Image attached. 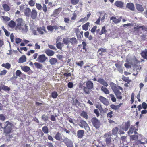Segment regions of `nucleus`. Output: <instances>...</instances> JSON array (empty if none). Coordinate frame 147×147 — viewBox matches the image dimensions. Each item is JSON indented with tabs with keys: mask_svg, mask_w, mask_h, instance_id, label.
<instances>
[{
	"mask_svg": "<svg viewBox=\"0 0 147 147\" xmlns=\"http://www.w3.org/2000/svg\"><path fill=\"white\" fill-rule=\"evenodd\" d=\"M8 25L11 28H13L15 27L16 23L15 22L11 20L9 22Z\"/></svg>",
	"mask_w": 147,
	"mask_h": 147,
	"instance_id": "26",
	"label": "nucleus"
},
{
	"mask_svg": "<svg viewBox=\"0 0 147 147\" xmlns=\"http://www.w3.org/2000/svg\"><path fill=\"white\" fill-rule=\"evenodd\" d=\"M84 131L83 130H79L77 131V136L79 138H82L84 135Z\"/></svg>",
	"mask_w": 147,
	"mask_h": 147,
	"instance_id": "17",
	"label": "nucleus"
},
{
	"mask_svg": "<svg viewBox=\"0 0 147 147\" xmlns=\"http://www.w3.org/2000/svg\"><path fill=\"white\" fill-rule=\"evenodd\" d=\"M80 123L84 126V127L87 132H88L90 131V127L87 123L85 121L81 120L80 121Z\"/></svg>",
	"mask_w": 147,
	"mask_h": 147,
	"instance_id": "7",
	"label": "nucleus"
},
{
	"mask_svg": "<svg viewBox=\"0 0 147 147\" xmlns=\"http://www.w3.org/2000/svg\"><path fill=\"white\" fill-rule=\"evenodd\" d=\"M105 142L107 145H109L111 142V137L110 134L107 133L105 135Z\"/></svg>",
	"mask_w": 147,
	"mask_h": 147,
	"instance_id": "8",
	"label": "nucleus"
},
{
	"mask_svg": "<svg viewBox=\"0 0 147 147\" xmlns=\"http://www.w3.org/2000/svg\"><path fill=\"white\" fill-rule=\"evenodd\" d=\"M2 89L5 91H9L10 88L8 86L3 85L2 86Z\"/></svg>",
	"mask_w": 147,
	"mask_h": 147,
	"instance_id": "44",
	"label": "nucleus"
},
{
	"mask_svg": "<svg viewBox=\"0 0 147 147\" xmlns=\"http://www.w3.org/2000/svg\"><path fill=\"white\" fill-rule=\"evenodd\" d=\"M114 93L117 96V98L120 99H122V97L121 96V93L118 90Z\"/></svg>",
	"mask_w": 147,
	"mask_h": 147,
	"instance_id": "24",
	"label": "nucleus"
},
{
	"mask_svg": "<svg viewBox=\"0 0 147 147\" xmlns=\"http://www.w3.org/2000/svg\"><path fill=\"white\" fill-rule=\"evenodd\" d=\"M76 64L78 66L80 67H82L84 64V63L83 61H82L79 62H76Z\"/></svg>",
	"mask_w": 147,
	"mask_h": 147,
	"instance_id": "45",
	"label": "nucleus"
},
{
	"mask_svg": "<svg viewBox=\"0 0 147 147\" xmlns=\"http://www.w3.org/2000/svg\"><path fill=\"white\" fill-rule=\"evenodd\" d=\"M122 19V17H120L119 18L117 19L115 17L113 16L110 18L111 20H112V21L114 23L117 24L120 22Z\"/></svg>",
	"mask_w": 147,
	"mask_h": 147,
	"instance_id": "12",
	"label": "nucleus"
},
{
	"mask_svg": "<svg viewBox=\"0 0 147 147\" xmlns=\"http://www.w3.org/2000/svg\"><path fill=\"white\" fill-rule=\"evenodd\" d=\"M36 7L38 10H41L42 6L39 3H36Z\"/></svg>",
	"mask_w": 147,
	"mask_h": 147,
	"instance_id": "56",
	"label": "nucleus"
},
{
	"mask_svg": "<svg viewBox=\"0 0 147 147\" xmlns=\"http://www.w3.org/2000/svg\"><path fill=\"white\" fill-rule=\"evenodd\" d=\"M112 111L110 112L107 114V116L110 118H111L112 117Z\"/></svg>",
	"mask_w": 147,
	"mask_h": 147,
	"instance_id": "64",
	"label": "nucleus"
},
{
	"mask_svg": "<svg viewBox=\"0 0 147 147\" xmlns=\"http://www.w3.org/2000/svg\"><path fill=\"white\" fill-rule=\"evenodd\" d=\"M58 95L57 93L56 92H54L52 93V97L53 98H57Z\"/></svg>",
	"mask_w": 147,
	"mask_h": 147,
	"instance_id": "49",
	"label": "nucleus"
},
{
	"mask_svg": "<svg viewBox=\"0 0 147 147\" xmlns=\"http://www.w3.org/2000/svg\"><path fill=\"white\" fill-rule=\"evenodd\" d=\"M79 0H71V2L73 4L76 5L78 3Z\"/></svg>",
	"mask_w": 147,
	"mask_h": 147,
	"instance_id": "60",
	"label": "nucleus"
},
{
	"mask_svg": "<svg viewBox=\"0 0 147 147\" xmlns=\"http://www.w3.org/2000/svg\"><path fill=\"white\" fill-rule=\"evenodd\" d=\"M106 49L103 48H101L99 49L98 50V52L99 54L101 55L103 52H105L106 51Z\"/></svg>",
	"mask_w": 147,
	"mask_h": 147,
	"instance_id": "50",
	"label": "nucleus"
},
{
	"mask_svg": "<svg viewBox=\"0 0 147 147\" xmlns=\"http://www.w3.org/2000/svg\"><path fill=\"white\" fill-rule=\"evenodd\" d=\"M80 115L86 119H88V117L87 113L86 112L84 111H82L80 114Z\"/></svg>",
	"mask_w": 147,
	"mask_h": 147,
	"instance_id": "25",
	"label": "nucleus"
},
{
	"mask_svg": "<svg viewBox=\"0 0 147 147\" xmlns=\"http://www.w3.org/2000/svg\"><path fill=\"white\" fill-rule=\"evenodd\" d=\"M31 17L33 19H35L37 17V11L35 9H32L31 12Z\"/></svg>",
	"mask_w": 147,
	"mask_h": 147,
	"instance_id": "16",
	"label": "nucleus"
},
{
	"mask_svg": "<svg viewBox=\"0 0 147 147\" xmlns=\"http://www.w3.org/2000/svg\"><path fill=\"white\" fill-rule=\"evenodd\" d=\"M49 62L51 65H55L57 62V60L56 58H52L49 59Z\"/></svg>",
	"mask_w": 147,
	"mask_h": 147,
	"instance_id": "21",
	"label": "nucleus"
},
{
	"mask_svg": "<svg viewBox=\"0 0 147 147\" xmlns=\"http://www.w3.org/2000/svg\"><path fill=\"white\" fill-rule=\"evenodd\" d=\"M3 7L4 10L6 11H8L9 10V7L6 4H4L3 5Z\"/></svg>",
	"mask_w": 147,
	"mask_h": 147,
	"instance_id": "36",
	"label": "nucleus"
},
{
	"mask_svg": "<svg viewBox=\"0 0 147 147\" xmlns=\"http://www.w3.org/2000/svg\"><path fill=\"white\" fill-rule=\"evenodd\" d=\"M16 21L17 23L15 27L16 30L24 32H26L28 31V26L22 18H18L16 20Z\"/></svg>",
	"mask_w": 147,
	"mask_h": 147,
	"instance_id": "1",
	"label": "nucleus"
},
{
	"mask_svg": "<svg viewBox=\"0 0 147 147\" xmlns=\"http://www.w3.org/2000/svg\"><path fill=\"white\" fill-rule=\"evenodd\" d=\"M111 107L113 109L117 110L118 109V107L117 105H111Z\"/></svg>",
	"mask_w": 147,
	"mask_h": 147,
	"instance_id": "53",
	"label": "nucleus"
},
{
	"mask_svg": "<svg viewBox=\"0 0 147 147\" xmlns=\"http://www.w3.org/2000/svg\"><path fill=\"white\" fill-rule=\"evenodd\" d=\"M89 23L87 22L85 24L83 25L82 26V29L83 30L86 31L88 29V26L89 25Z\"/></svg>",
	"mask_w": 147,
	"mask_h": 147,
	"instance_id": "30",
	"label": "nucleus"
},
{
	"mask_svg": "<svg viewBox=\"0 0 147 147\" xmlns=\"http://www.w3.org/2000/svg\"><path fill=\"white\" fill-rule=\"evenodd\" d=\"M37 30L38 32L41 35L44 34V31L47 33V31L45 29L44 27H38L37 28Z\"/></svg>",
	"mask_w": 147,
	"mask_h": 147,
	"instance_id": "11",
	"label": "nucleus"
},
{
	"mask_svg": "<svg viewBox=\"0 0 147 147\" xmlns=\"http://www.w3.org/2000/svg\"><path fill=\"white\" fill-rule=\"evenodd\" d=\"M130 125V123L129 122H128L125 123V126L124 130L125 131H127L128 128H129Z\"/></svg>",
	"mask_w": 147,
	"mask_h": 147,
	"instance_id": "40",
	"label": "nucleus"
},
{
	"mask_svg": "<svg viewBox=\"0 0 147 147\" xmlns=\"http://www.w3.org/2000/svg\"><path fill=\"white\" fill-rule=\"evenodd\" d=\"M96 28L97 26H94L91 30V32L94 33L95 32V30L96 29Z\"/></svg>",
	"mask_w": 147,
	"mask_h": 147,
	"instance_id": "58",
	"label": "nucleus"
},
{
	"mask_svg": "<svg viewBox=\"0 0 147 147\" xmlns=\"http://www.w3.org/2000/svg\"><path fill=\"white\" fill-rule=\"evenodd\" d=\"M72 45L74 44L77 42V40L75 38H72L70 39L69 41Z\"/></svg>",
	"mask_w": 147,
	"mask_h": 147,
	"instance_id": "33",
	"label": "nucleus"
},
{
	"mask_svg": "<svg viewBox=\"0 0 147 147\" xmlns=\"http://www.w3.org/2000/svg\"><path fill=\"white\" fill-rule=\"evenodd\" d=\"M81 11V8H80L79 11H77V10L75 11H74V13H73V16H75L76 17L77 15L79 13V12H80Z\"/></svg>",
	"mask_w": 147,
	"mask_h": 147,
	"instance_id": "51",
	"label": "nucleus"
},
{
	"mask_svg": "<svg viewBox=\"0 0 147 147\" xmlns=\"http://www.w3.org/2000/svg\"><path fill=\"white\" fill-rule=\"evenodd\" d=\"M135 127L134 126L131 127L129 129V130L128 131V133L129 134H132L133 132H134L135 134L137 133L136 131L135 130Z\"/></svg>",
	"mask_w": 147,
	"mask_h": 147,
	"instance_id": "22",
	"label": "nucleus"
},
{
	"mask_svg": "<svg viewBox=\"0 0 147 147\" xmlns=\"http://www.w3.org/2000/svg\"><path fill=\"white\" fill-rule=\"evenodd\" d=\"M36 67L38 69H41L42 67V65L38 63L35 62L34 63Z\"/></svg>",
	"mask_w": 147,
	"mask_h": 147,
	"instance_id": "35",
	"label": "nucleus"
},
{
	"mask_svg": "<svg viewBox=\"0 0 147 147\" xmlns=\"http://www.w3.org/2000/svg\"><path fill=\"white\" fill-rule=\"evenodd\" d=\"M97 81L106 87H107L108 86L107 83L103 79L99 78L98 79Z\"/></svg>",
	"mask_w": 147,
	"mask_h": 147,
	"instance_id": "14",
	"label": "nucleus"
},
{
	"mask_svg": "<svg viewBox=\"0 0 147 147\" xmlns=\"http://www.w3.org/2000/svg\"><path fill=\"white\" fill-rule=\"evenodd\" d=\"M6 119L5 115L3 114H0V120L4 121Z\"/></svg>",
	"mask_w": 147,
	"mask_h": 147,
	"instance_id": "43",
	"label": "nucleus"
},
{
	"mask_svg": "<svg viewBox=\"0 0 147 147\" xmlns=\"http://www.w3.org/2000/svg\"><path fill=\"white\" fill-rule=\"evenodd\" d=\"M45 52L49 56H53L54 54V52L53 51L49 49H46Z\"/></svg>",
	"mask_w": 147,
	"mask_h": 147,
	"instance_id": "15",
	"label": "nucleus"
},
{
	"mask_svg": "<svg viewBox=\"0 0 147 147\" xmlns=\"http://www.w3.org/2000/svg\"><path fill=\"white\" fill-rule=\"evenodd\" d=\"M22 40V39L19 38H16L15 39V42L16 43L18 44Z\"/></svg>",
	"mask_w": 147,
	"mask_h": 147,
	"instance_id": "63",
	"label": "nucleus"
},
{
	"mask_svg": "<svg viewBox=\"0 0 147 147\" xmlns=\"http://www.w3.org/2000/svg\"><path fill=\"white\" fill-rule=\"evenodd\" d=\"M31 12V10L29 8H26L24 11V13L25 15L27 16H29L30 15V13Z\"/></svg>",
	"mask_w": 147,
	"mask_h": 147,
	"instance_id": "27",
	"label": "nucleus"
},
{
	"mask_svg": "<svg viewBox=\"0 0 147 147\" xmlns=\"http://www.w3.org/2000/svg\"><path fill=\"white\" fill-rule=\"evenodd\" d=\"M48 46L51 49L55 50H57V49L55 47L52 45L48 44Z\"/></svg>",
	"mask_w": 147,
	"mask_h": 147,
	"instance_id": "55",
	"label": "nucleus"
},
{
	"mask_svg": "<svg viewBox=\"0 0 147 147\" xmlns=\"http://www.w3.org/2000/svg\"><path fill=\"white\" fill-rule=\"evenodd\" d=\"M61 137V136L60 134L58 132L55 136V138L57 140H60Z\"/></svg>",
	"mask_w": 147,
	"mask_h": 147,
	"instance_id": "32",
	"label": "nucleus"
},
{
	"mask_svg": "<svg viewBox=\"0 0 147 147\" xmlns=\"http://www.w3.org/2000/svg\"><path fill=\"white\" fill-rule=\"evenodd\" d=\"M136 7L138 11H142L144 10V8L141 5L138 4L136 5Z\"/></svg>",
	"mask_w": 147,
	"mask_h": 147,
	"instance_id": "29",
	"label": "nucleus"
},
{
	"mask_svg": "<svg viewBox=\"0 0 147 147\" xmlns=\"http://www.w3.org/2000/svg\"><path fill=\"white\" fill-rule=\"evenodd\" d=\"M26 58L25 55H22L19 59V63H22L26 62Z\"/></svg>",
	"mask_w": 147,
	"mask_h": 147,
	"instance_id": "20",
	"label": "nucleus"
},
{
	"mask_svg": "<svg viewBox=\"0 0 147 147\" xmlns=\"http://www.w3.org/2000/svg\"><path fill=\"white\" fill-rule=\"evenodd\" d=\"M138 137L137 135H133L131 136V140H136L137 139Z\"/></svg>",
	"mask_w": 147,
	"mask_h": 147,
	"instance_id": "54",
	"label": "nucleus"
},
{
	"mask_svg": "<svg viewBox=\"0 0 147 147\" xmlns=\"http://www.w3.org/2000/svg\"><path fill=\"white\" fill-rule=\"evenodd\" d=\"M35 3V1L33 0H30L28 2L29 4L31 6H33L34 5Z\"/></svg>",
	"mask_w": 147,
	"mask_h": 147,
	"instance_id": "46",
	"label": "nucleus"
},
{
	"mask_svg": "<svg viewBox=\"0 0 147 147\" xmlns=\"http://www.w3.org/2000/svg\"><path fill=\"white\" fill-rule=\"evenodd\" d=\"M21 69L25 72H27L30 70V67L27 66H24L21 67Z\"/></svg>",
	"mask_w": 147,
	"mask_h": 147,
	"instance_id": "31",
	"label": "nucleus"
},
{
	"mask_svg": "<svg viewBox=\"0 0 147 147\" xmlns=\"http://www.w3.org/2000/svg\"><path fill=\"white\" fill-rule=\"evenodd\" d=\"M122 79L123 80L127 82L128 84L131 81V80L129 79V78L125 76L123 77Z\"/></svg>",
	"mask_w": 147,
	"mask_h": 147,
	"instance_id": "38",
	"label": "nucleus"
},
{
	"mask_svg": "<svg viewBox=\"0 0 147 147\" xmlns=\"http://www.w3.org/2000/svg\"><path fill=\"white\" fill-rule=\"evenodd\" d=\"M42 119L43 120L45 121H47L48 119V117L46 116L45 115H43L42 116Z\"/></svg>",
	"mask_w": 147,
	"mask_h": 147,
	"instance_id": "61",
	"label": "nucleus"
},
{
	"mask_svg": "<svg viewBox=\"0 0 147 147\" xmlns=\"http://www.w3.org/2000/svg\"><path fill=\"white\" fill-rule=\"evenodd\" d=\"M63 44L67 45L69 42V39L68 38H64L63 39Z\"/></svg>",
	"mask_w": 147,
	"mask_h": 147,
	"instance_id": "34",
	"label": "nucleus"
},
{
	"mask_svg": "<svg viewBox=\"0 0 147 147\" xmlns=\"http://www.w3.org/2000/svg\"><path fill=\"white\" fill-rule=\"evenodd\" d=\"M101 90L105 94H109V91L107 88L106 87L102 86L101 88Z\"/></svg>",
	"mask_w": 147,
	"mask_h": 147,
	"instance_id": "28",
	"label": "nucleus"
},
{
	"mask_svg": "<svg viewBox=\"0 0 147 147\" xmlns=\"http://www.w3.org/2000/svg\"><path fill=\"white\" fill-rule=\"evenodd\" d=\"M126 7L132 11H134L135 9L134 5L131 3H127L126 5Z\"/></svg>",
	"mask_w": 147,
	"mask_h": 147,
	"instance_id": "13",
	"label": "nucleus"
},
{
	"mask_svg": "<svg viewBox=\"0 0 147 147\" xmlns=\"http://www.w3.org/2000/svg\"><path fill=\"white\" fill-rule=\"evenodd\" d=\"M141 55L144 59H147V49H145L141 53Z\"/></svg>",
	"mask_w": 147,
	"mask_h": 147,
	"instance_id": "23",
	"label": "nucleus"
},
{
	"mask_svg": "<svg viewBox=\"0 0 147 147\" xmlns=\"http://www.w3.org/2000/svg\"><path fill=\"white\" fill-rule=\"evenodd\" d=\"M118 129V128L117 127H115L112 130V134L113 135L117 134Z\"/></svg>",
	"mask_w": 147,
	"mask_h": 147,
	"instance_id": "39",
	"label": "nucleus"
},
{
	"mask_svg": "<svg viewBox=\"0 0 147 147\" xmlns=\"http://www.w3.org/2000/svg\"><path fill=\"white\" fill-rule=\"evenodd\" d=\"M1 65L2 66L8 69L10 67V65L8 63H7L6 64H2Z\"/></svg>",
	"mask_w": 147,
	"mask_h": 147,
	"instance_id": "37",
	"label": "nucleus"
},
{
	"mask_svg": "<svg viewBox=\"0 0 147 147\" xmlns=\"http://www.w3.org/2000/svg\"><path fill=\"white\" fill-rule=\"evenodd\" d=\"M10 38L11 42H13L14 41V36L13 34H11L10 36Z\"/></svg>",
	"mask_w": 147,
	"mask_h": 147,
	"instance_id": "59",
	"label": "nucleus"
},
{
	"mask_svg": "<svg viewBox=\"0 0 147 147\" xmlns=\"http://www.w3.org/2000/svg\"><path fill=\"white\" fill-rule=\"evenodd\" d=\"M99 99L101 102L106 105H108L109 104L107 99L102 96L99 97Z\"/></svg>",
	"mask_w": 147,
	"mask_h": 147,
	"instance_id": "9",
	"label": "nucleus"
},
{
	"mask_svg": "<svg viewBox=\"0 0 147 147\" xmlns=\"http://www.w3.org/2000/svg\"><path fill=\"white\" fill-rule=\"evenodd\" d=\"M106 33V30L105 26L103 27L102 28L101 32H99V34L101 35L103 34H105Z\"/></svg>",
	"mask_w": 147,
	"mask_h": 147,
	"instance_id": "48",
	"label": "nucleus"
},
{
	"mask_svg": "<svg viewBox=\"0 0 147 147\" xmlns=\"http://www.w3.org/2000/svg\"><path fill=\"white\" fill-rule=\"evenodd\" d=\"M91 122L94 127L96 128L100 127V123L99 121L96 118L94 117L91 119Z\"/></svg>",
	"mask_w": 147,
	"mask_h": 147,
	"instance_id": "3",
	"label": "nucleus"
},
{
	"mask_svg": "<svg viewBox=\"0 0 147 147\" xmlns=\"http://www.w3.org/2000/svg\"><path fill=\"white\" fill-rule=\"evenodd\" d=\"M86 87L90 89H92L93 87V84L90 81H88L86 83Z\"/></svg>",
	"mask_w": 147,
	"mask_h": 147,
	"instance_id": "18",
	"label": "nucleus"
},
{
	"mask_svg": "<svg viewBox=\"0 0 147 147\" xmlns=\"http://www.w3.org/2000/svg\"><path fill=\"white\" fill-rule=\"evenodd\" d=\"M47 59L44 54H42L38 56V57L36 61H38L40 63H43Z\"/></svg>",
	"mask_w": 147,
	"mask_h": 147,
	"instance_id": "6",
	"label": "nucleus"
},
{
	"mask_svg": "<svg viewBox=\"0 0 147 147\" xmlns=\"http://www.w3.org/2000/svg\"><path fill=\"white\" fill-rule=\"evenodd\" d=\"M59 38H58L57 39V41L56 42V47L58 49H61L62 47L64 46V44L63 43H61V42H57L59 41Z\"/></svg>",
	"mask_w": 147,
	"mask_h": 147,
	"instance_id": "19",
	"label": "nucleus"
},
{
	"mask_svg": "<svg viewBox=\"0 0 147 147\" xmlns=\"http://www.w3.org/2000/svg\"><path fill=\"white\" fill-rule=\"evenodd\" d=\"M90 89H88L87 87H84L83 88V90L86 94H89V93Z\"/></svg>",
	"mask_w": 147,
	"mask_h": 147,
	"instance_id": "52",
	"label": "nucleus"
},
{
	"mask_svg": "<svg viewBox=\"0 0 147 147\" xmlns=\"http://www.w3.org/2000/svg\"><path fill=\"white\" fill-rule=\"evenodd\" d=\"M146 142H147V141L145 140V141L144 142H143L141 141L140 140H138L136 142L137 144L138 145L142 144V145H144Z\"/></svg>",
	"mask_w": 147,
	"mask_h": 147,
	"instance_id": "41",
	"label": "nucleus"
},
{
	"mask_svg": "<svg viewBox=\"0 0 147 147\" xmlns=\"http://www.w3.org/2000/svg\"><path fill=\"white\" fill-rule=\"evenodd\" d=\"M109 96L111 98V100L113 102H115L116 101V98L114 95L111 94L109 95Z\"/></svg>",
	"mask_w": 147,
	"mask_h": 147,
	"instance_id": "42",
	"label": "nucleus"
},
{
	"mask_svg": "<svg viewBox=\"0 0 147 147\" xmlns=\"http://www.w3.org/2000/svg\"><path fill=\"white\" fill-rule=\"evenodd\" d=\"M110 86L114 92L117 91L119 89L121 90H122V88L120 86L116 87V84L113 82L110 83Z\"/></svg>",
	"mask_w": 147,
	"mask_h": 147,
	"instance_id": "4",
	"label": "nucleus"
},
{
	"mask_svg": "<svg viewBox=\"0 0 147 147\" xmlns=\"http://www.w3.org/2000/svg\"><path fill=\"white\" fill-rule=\"evenodd\" d=\"M142 107L143 109H146L147 108V104L145 102H143L142 104Z\"/></svg>",
	"mask_w": 147,
	"mask_h": 147,
	"instance_id": "62",
	"label": "nucleus"
},
{
	"mask_svg": "<svg viewBox=\"0 0 147 147\" xmlns=\"http://www.w3.org/2000/svg\"><path fill=\"white\" fill-rule=\"evenodd\" d=\"M12 124L8 121L4 123V126L2 127L3 129V132L5 135L10 134L12 132Z\"/></svg>",
	"mask_w": 147,
	"mask_h": 147,
	"instance_id": "2",
	"label": "nucleus"
},
{
	"mask_svg": "<svg viewBox=\"0 0 147 147\" xmlns=\"http://www.w3.org/2000/svg\"><path fill=\"white\" fill-rule=\"evenodd\" d=\"M42 130L45 133L47 134L48 132V129L47 127L46 126H45L42 128Z\"/></svg>",
	"mask_w": 147,
	"mask_h": 147,
	"instance_id": "47",
	"label": "nucleus"
},
{
	"mask_svg": "<svg viewBox=\"0 0 147 147\" xmlns=\"http://www.w3.org/2000/svg\"><path fill=\"white\" fill-rule=\"evenodd\" d=\"M63 141L67 147H73V144L72 141L67 138H65Z\"/></svg>",
	"mask_w": 147,
	"mask_h": 147,
	"instance_id": "5",
	"label": "nucleus"
},
{
	"mask_svg": "<svg viewBox=\"0 0 147 147\" xmlns=\"http://www.w3.org/2000/svg\"><path fill=\"white\" fill-rule=\"evenodd\" d=\"M115 5L118 7L122 8L124 7V3L121 1H118L115 2Z\"/></svg>",
	"mask_w": 147,
	"mask_h": 147,
	"instance_id": "10",
	"label": "nucleus"
},
{
	"mask_svg": "<svg viewBox=\"0 0 147 147\" xmlns=\"http://www.w3.org/2000/svg\"><path fill=\"white\" fill-rule=\"evenodd\" d=\"M47 28L48 30L53 31V26L50 25L47 26Z\"/></svg>",
	"mask_w": 147,
	"mask_h": 147,
	"instance_id": "57",
	"label": "nucleus"
}]
</instances>
